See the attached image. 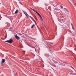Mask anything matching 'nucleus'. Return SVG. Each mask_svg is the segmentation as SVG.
Returning a JSON list of instances; mask_svg holds the SVG:
<instances>
[{"label": "nucleus", "instance_id": "9", "mask_svg": "<svg viewBox=\"0 0 76 76\" xmlns=\"http://www.w3.org/2000/svg\"><path fill=\"white\" fill-rule=\"evenodd\" d=\"M60 7H61V8L62 9H63V7L61 5V6Z\"/></svg>", "mask_w": 76, "mask_h": 76}, {"label": "nucleus", "instance_id": "14", "mask_svg": "<svg viewBox=\"0 0 76 76\" xmlns=\"http://www.w3.org/2000/svg\"><path fill=\"white\" fill-rule=\"evenodd\" d=\"M72 68L73 69H74V68Z\"/></svg>", "mask_w": 76, "mask_h": 76}, {"label": "nucleus", "instance_id": "1", "mask_svg": "<svg viewBox=\"0 0 76 76\" xmlns=\"http://www.w3.org/2000/svg\"><path fill=\"white\" fill-rule=\"evenodd\" d=\"M30 9H31V10H33V11H34V12L36 13H37V15H39V16L40 17L41 20L42 21H43V19L42 18L41 16V15H40L38 13V12H37L36 10H34L31 8H30Z\"/></svg>", "mask_w": 76, "mask_h": 76}, {"label": "nucleus", "instance_id": "15", "mask_svg": "<svg viewBox=\"0 0 76 76\" xmlns=\"http://www.w3.org/2000/svg\"><path fill=\"white\" fill-rule=\"evenodd\" d=\"M31 19H33V18H32Z\"/></svg>", "mask_w": 76, "mask_h": 76}, {"label": "nucleus", "instance_id": "6", "mask_svg": "<svg viewBox=\"0 0 76 76\" xmlns=\"http://www.w3.org/2000/svg\"><path fill=\"white\" fill-rule=\"evenodd\" d=\"M5 61H6V60H5V59H3L2 60L1 63H4Z\"/></svg>", "mask_w": 76, "mask_h": 76}, {"label": "nucleus", "instance_id": "7", "mask_svg": "<svg viewBox=\"0 0 76 76\" xmlns=\"http://www.w3.org/2000/svg\"><path fill=\"white\" fill-rule=\"evenodd\" d=\"M34 26H35V25L34 24H33L31 27V28H32H32H34Z\"/></svg>", "mask_w": 76, "mask_h": 76}, {"label": "nucleus", "instance_id": "4", "mask_svg": "<svg viewBox=\"0 0 76 76\" xmlns=\"http://www.w3.org/2000/svg\"><path fill=\"white\" fill-rule=\"evenodd\" d=\"M16 38L17 39V40H19L20 39V38H19V36H18L17 35H15V36Z\"/></svg>", "mask_w": 76, "mask_h": 76}, {"label": "nucleus", "instance_id": "16", "mask_svg": "<svg viewBox=\"0 0 76 76\" xmlns=\"http://www.w3.org/2000/svg\"><path fill=\"white\" fill-rule=\"evenodd\" d=\"M15 76H17V75H15Z\"/></svg>", "mask_w": 76, "mask_h": 76}, {"label": "nucleus", "instance_id": "11", "mask_svg": "<svg viewBox=\"0 0 76 76\" xmlns=\"http://www.w3.org/2000/svg\"><path fill=\"white\" fill-rule=\"evenodd\" d=\"M74 50H75V51H76V48L74 49Z\"/></svg>", "mask_w": 76, "mask_h": 76}, {"label": "nucleus", "instance_id": "2", "mask_svg": "<svg viewBox=\"0 0 76 76\" xmlns=\"http://www.w3.org/2000/svg\"><path fill=\"white\" fill-rule=\"evenodd\" d=\"M5 42H8L10 44H12V43L13 42V39H10L9 40L5 41Z\"/></svg>", "mask_w": 76, "mask_h": 76}, {"label": "nucleus", "instance_id": "12", "mask_svg": "<svg viewBox=\"0 0 76 76\" xmlns=\"http://www.w3.org/2000/svg\"><path fill=\"white\" fill-rule=\"evenodd\" d=\"M24 53L23 52V53H25V51H24Z\"/></svg>", "mask_w": 76, "mask_h": 76}, {"label": "nucleus", "instance_id": "5", "mask_svg": "<svg viewBox=\"0 0 76 76\" xmlns=\"http://www.w3.org/2000/svg\"><path fill=\"white\" fill-rule=\"evenodd\" d=\"M71 25L72 26V29L74 30V31H75V29L74 28V27H73V24L72 23H71Z\"/></svg>", "mask_w": 76, "mask_h": 76}, {"label": "nucleus", "instance_id": "10", "mask_svg": "<svg viewBox=\"0 0 76 76\" xmlns=\"http://www.w3.org/2000/svg\"><path fill=\"white\" fill-rule=\"evenodd\" d=\"M65 10H66V11L67 12H68V10H67V9H65Z\"/></svg>", "mask_w": 76, "mask_h": 76}, {"label": "nucleus", "instance_id": "3", "mask_svg": "<svg viewBox=\"0 0 76 76\" xmlns=\"http://www.w3.org/2000/svg\"><path fill=\"white\" fill-rule=\"evenodd\" d=\"M23 12L24 13V14H25V15L27 17H28V16H29V15L27 14V13L25 11H24L23 10Z\"/></svg>", "mask_w": 76, "mask_h": 76}, {"label": "nucleus", "instance_id": "13", "mask_svg": "<svg viewBox=\"0 0 76 76\" xmlns=\"http://www.w3.org/2000/svg\"><path fill=\"white\" fill-rule=\"evenodd\" d=\"M36 50V51H37V50H36V49H35Z\"/></svg>", "mask_w": 76, "mask_h": 76}, {"label": "nucleus", "instance_id": "8", "mask_svg": "<svg viewBox=\"0 0 76 76\" xmlns=\"http://www.w3.org/2000/svg\"><path fill=\"white\" fill-rule=\"evenodd\" d=\"M18 13V10H17L15 12V14H16V13Z\"/></svg>", "mask_w": 76, "mask_h": 76}]
</instances>
